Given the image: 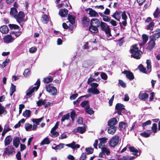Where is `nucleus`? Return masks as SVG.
Instances as JSON below:
<instances>
[{"label": "nucleus", "mask_w": 160, "mask_h": 160, "mask_svg": "<svg viewBox=\"0 0 160 160\" xmlns=\"http://www.w3.org/2000/svg\"><path fill=\"white\" fill-rule=\"evenodd\" d=\"M119 139V137L117 135L113 137L109 142L110 146L112 147H115L118 144Z\"/></svg>", "instance_id": "obj_6"}, {"label": "nucleus", "mask_w": 160, "mask_h": 160, "mask_svg": "<svg viewBox=\"0 0 160 160\" xmlns=\"http://www.w3.org/2000/svg\"><path fill=\"white\" fill-rule=\"evenodd\" d=\"M11 129L9 128V125L8 123H7L4 126V131H5L6 132H7L9 131Z\"/></svg>", "instance_id": "obj_61"}, {"label": "nucleus", "mask_w": 160, "mask_h": 160, "mask_svg": "<svg viewBox=\"0 0 160 160\" xmlns=\"http://www.w3.org/2000/svg\"><path fill=\"white\" fill-rule=\"evenodd\" d=\"M53 80V78L50 76L44 78L43 79V82L45 83H48L51 82Z\"/></svg>", "instance_id": "obj_39"}, {"label": "nucleus", "mask_w": 160, "mask_h": 160, "mask_svg": "<svg viewBox=\"0 0 160 160\" xmlns=\"http://www.w3.org/2000/svg\"><path fill=\"white\" fill-rule=\"evenodd\" d=\"M122 73L126 74L127 78L130 80H132L134 78L133 74L130 71L125 70L122 72Z\"/></svg>", "instance_id": "obj_18"}, {"label": "nucleus", "mask_w": 160, "mask_h": 160, "mask_svg": "<svg viewBox=\"0 0 160 160\" xmlns=\"http://www.w3.org/2000/svg\"><path fill=\"white\" fill-rule=\"evenodd\" d=\"M98 27L90 25L89 27L88 30L92 33H97L98 32Z\"/></svg>", "instance_id": "obj_26"}, {"label": "nucleus", "mask_w": 160, "mask_h": 160, "mask_svg": "<svg viewBox=\"0 0 160 160\" xmlns=\"http://www.w3.org/2000/svg\"><path fill=\"white\" fill-rule=\"evenodd\" d=\"M147 68L148 71L149 73L151 71V62L150 60L148 59L147 60Z\"/></svg>", "instance_id": "obj_37"}, {"label": "nucleus", "mask_w": 160, "mask_h": 160, "mask_svg": "<svg viewBox=\"0 0 160 160\" xmlns=\"http://www.w3.org/2000/svg\"><path fill=\"white\" fill-rule=\"evenodd\" d=\"M138 68L139 70L142 72L145 73H147V72L146 69L141 64L138 67Z\"/></svg>", "instance_id": "obj_48"}, {"label": "nucleus", "mask_w": 160, "mask_h": 160, "mask_svg": "<svg viewBox=\"0 0 160 160\" xmlns=\"http://www.w3.org/2000/svg\"><path fill=\"white\" fill-rule=\"evenodd\" d=\"M151 121L150 120H148L145 122L142 123V126L143 127V128L145 129V127L147 125H150L151 124Z\"/></svg>", "instance_id": "obj_58"}, {"label": "nucleus", "mask_w": 160, "mask_h": 160, "mask_svg": "<svg viewBox=\"0 0 160 160\" xmlns=\"http://www.w3.org/2000/svg\"><path fill=\"white\" fill-rule=\"evenodd\" d=\"M122 12L118 10L116 11L112 15V16L117 21H119L121 19Z\"/></svg>", "instance_id": "obj_14"}, {"label": "nucleus", "mask_w": 160, "mask_h": 160, "mask_svg": "<svg viewBox=\"0 0 160 160\" xmlns=\"http://www.w3.org/2000/svg\"><path fill=\"white\" fill-rule=\"evenodd\" d=\"M101 78L104 80H106L107 79V76L105 73L102 72L101 74Z\"/></svg>", "instance_id": "obj_63"}, {"label": "nucleus", "mask_w": 160, "mask_h": 160, "mask_svg": "<svg viewBox=\"0 0 160 160\" xmlns=\"http://www.w3.org/2000/svg\"><path fill=\"white\" fill-rule=\"evenodd\" d=\"M130 151L133 152V154L136 157H137L140 155V153L138 152V150L133 147H130L129 148Z\"/></svg>", "instance_id": "obj_21"}, {"label": "nucleus", "mask_w": 160, "mask_h": 160, "mask_svg": "<svg viewBox=\"0 0 160 160\" xmlns=\"http://www.w3.org/2000/svg\"><path fill=\"white\" fill-rule=\"evenodd\" d=\"M116 127H108V132L109 134H114L116 132Z\"/></svg>", "instance_id": "obj_31"}, {"label": "nucleus", "mask_w": 160, "mask_h": 160, "mask_svg": "<svg viewBox=\"0 0 160 160\" xmlns=\"http://www.w3.org/2000/svg\"><path fill=\"white\" fill-rule=\"evenodd\" d=\"M10 13L11 15L15 18L18 14V11L16 8H12L11 9Z\"/></svg>", "instance_id": "obj_30"}, {"label": "nucleus", "mask_w": 160, "mask_h": 160, "mask_svg": "<svg viewBox=\"0 0 160 160\" xmlns=\"http://www.w3.org/2000/svg\"><path fill=\"white\" fill-rule=\"evenodd\" d=\"M119 84L123 88H125L126 87V84L122 80H119Z\"/></svg>", "instance_id": "obj_54"}, {"label": "nucleus", "mask_w": 160, "mask_h": 160, "mask_svg": "<svg viewBox=\"0 0 160 160\" xmlns=\"http://www.w3.org/2000/svg\"><path fill=\"white\" fill-rule=\"evenodd\" d=\"M86 153H82L80 158V160H85L86 158Z\"/></svg>", "instance_id": "obj_64"}, {"label": "nucleus", "mask_w": 160, "mask_h": 160, "mask_svg": "<svg viewBox=\"0 0 160 160\" xmlns=\"http://www.w3.org/2000/svg\"><path fill=\"white\" fill-rule=\"evenodd\" d=\"M157 129V124L155 123H154L152 124V130L153 132L155 133L156 132Z\"/></svg>", "instance_id": "obj_55"}, {"label": "nucleus", "mask_w": 160, "mask_h": 160, "mask_svg": "<svg viewBox=\"0 0 160 160\" xmlns=\"http://www.w3.org/2000/svg\"><path fill=\"white\" fill-rule=\"evenodd\" d=\"M85 151L88 154H92L93 152V149L92 148H85Z\"/></svg>", "instance_id": "obj_49"}, {"label": "nucleus", "mask_w": 160, "mask_h": 160, "mask_svg": "<svg viewBox=\"0 0 160 160\" xmlns=\"http://www.w3.org/2000/svg\"><path fill=\"white\" fill-rule=\"evenodd\" d=\"M46 102L45 100H43L42 99H40L37 102V104L38 106H40L42 105H44Z\"/></svg>", "instance_id": "obj_45"}, {"label": "nucleus", "mask_w": 160, "mask_h": 160, "mask_svg": "<svg viewBox=\"0 0 160 160\" xmlns=\"http://www.w3.org/2000/svg\"><path fill=\"white\" fill-rule=\"evenodd\" d=\"M124 106L123 104L120 103H117L115 107V109L117 110L118 114L122 115L121 112L122 110L125 109Z\"/></svg>", "instance_id": "obj_10"}, {"label": "nucleus", "mask_w": 160, "mask_h": 160, "mask_svg": "<svg viewBox=\"0 0 160 160\" xmlns=\"http://www.w3.org/2000/svg\"><path fill=\"white\" fill-rule=\"evenodd\" d=\"M130 52L131 53V57L137 59H140L142 53V52L139 50L137 44H134L131 46Z\"/></svg>", "instance_id": "obj_1"}, {"label": "nucleus", "mask_w": 160, "mask_h": 160, "mask_svg": "<svg viewBox=\"0 0 160 160\" xmlns=\"http://www.w3.org/2000/svg\"><path fill=\"white\" fill-rule=\"evenodd\" d=\"M69 118L70 114L69 113H67V114H65L62 116L61 119V122L62 123L65 120H67L69 119Z\"/></svg>", "instance_id": "obj_34"}, {"label": "nucleus", "mask_w": 160, "mask_h": 160, "mask_svg": "<svg viewBox=\"0 0 160 160\" xmlns=\"http://www.w3.org/2000/svg\"><path fill=\"white\" fill-rule=\"evenodd\" d=\"M7 113V112L5 110L4 107L0 103V115L2 114H6Z\"/></svg>", "instance_id": "obj_43"}, {"label": "nucleus", "mask_w": 160, "mask_h": 160, "mask_svg": "<svg viewBox=\"0 0 160 160\" xmlns=\"http://www.w3.org/2000/svg\"><path fill=\"white\" fill-rule=\"evenodd\" d=\"M50 143V141L48 138H45L41 142V145H43L44 144H48Z\"/></svg>", "instance_id": "obj_40"}, {"label": "nucleus", "mask_w": 160, "mask_h": 160, "mask_svg": "<svg viewBox=\"0 0 160 160\" xmlns=\"http://www.w3.org/2000/svg\"><path fill=\"white\" fill-rule=\"evenodd\" d=\"M15 153V150L14 147L12 146H9L5 149L3 155H9L14 154Z\"/></svg>", "instance_id": "obj_7"}, {"label": "nucleus", "mask_w": 160, "mask_h": 160, "mask_svg": "<svg viewBox=\"0 0 160 160\" xmlns=\"http://www.w3.org/2000/svg\"><path fill=\"white\" fill-rule=\"evenodd\" d=\"M13 142V145L16 148H18L20 143V140L18 137H15L14 138Z\"/></svg>", "instance_id": "obj_25"}, {"label": "nucleus", "mask_w": 160, "mask_h": 160, "mask_svg": "<svg viewBox=\"0 0 160 160\" xmlns=\"http://www.w3.org/2000/svg\"><path fill=\"white\" fill-rule=\"evenodd\" d=\"M100 26V27L101 30L104 31L108 37H109L111 36L110 29L109 26L107 24L102 21H101V24Z\"/></svg>", "instance_id": "obj_4"}, {"label": "nucleus", "mask_w": 160, "mask_h": 160, "mask_svg": "<svg viewBox=\"0 0 160 160\" xmlns=\"http://www.w3.org/2000/svg\"><path fill=\"white\" fill-rule=\"evenodd\" d=\"M37 48L35 47H32L29 49V52L31 53H33L36 51Z\"/></svg>", "instance_id": "obj_62"}, {"label": "nucleus", "mask_w": 160, "mask_h": 160, "mask_svg": "<svg viewBox=\"0 0 160 160\" xmlns=\"http://www.w3.org/2000/svg\"><path fill=\"white\" fill-rule=\"evenodd\" d=\"M49 21L48 16L47 15H44L42 16V22L44 23H47Z\"/></svg>", "instance_id": "obj_46"}, {"label": "nucleus", "mask_w": 160, "mask_h": 160, "mask_svg": "<svg viewBox=\"0 0 160 160\" xmlns=\"http://www.w3.org/2000/svg\"><path fill=\"white\" fill-rule=\"evenodd\" d=\"M86 112L87 113L90 115H92L94 113L93 111L91 108L87 109H85Z\"/></svg>", "instance_id": "obj_60"}, {"label": "nucleus", "mask_w": 160, "mask_h": 160, "mask_svg": "<svg viewBox=\"0 0 160 160\" xmlns=\"http://www.w3.org/2000/svg\"><path fill=\"white\" fill-rule=\"evenodd\" d=\"M16 91V86L13 84H11V86L10 88V96H12L13 93Z\"/></svg>", "instance_id": "obj_41"}, {"label": "nucleus", "mask_w": 160, "mask_h": 160, "mask_svg": "<svg viewBox=\"0 0 160 160\" xmlns=\"http://www.w3.org/2000/svg\"><path fill=\"white\" fill-rule=\"evenodd\" d=\"M8 26H9V28H10V29H18L19 28V27L18 26V25H16V24H9L8 25Z\"/></svg>", "instance_id": "obj_52"}, {"label": "nucleus", "mask_w": 160, "mask_h": 160, "mask_svg": "<svg viewBox=\"0 0 160 160\" xmlns=\"http://www.w3.org/2000/svg\"><path fill=\"white\" fill-rule=\"evenodd\" d=\"M150 41L147 43V46L146 49L148 51H151L154 47L156 43L155 41L152 39H149Z\"/></svg>", "instance_id": "obj_8"}, {"label": "nucleus", "mask_w": 160, "mask_h": 160, "mask_svg": "<svg viewBox=\"0 0 160 160\" xmlns=\"http://www.w3.org/2000/svg\"><path fill=\"white\" fill-rule=\"evenodd\" d=\"M25 127L26 131H27L32 130V125L29 123H26L25 125Z\"/></svg>", "instance_id": "obj_42"}, {"label": "nucleus", "mask_w": 160, "mask_h": 160, "mask_svg": "<svg viewBox=\"0 0 160 160\" xmlns=\"http://www.w3.org/2000/svg\"><path fill=\"white\" fill-rule=\"evenodd\" d=\"M43 119V117H41L40 118H38V119H33L32 120V122L35 123L37 125H39V123Z\"/></svg>", "instance_id": "obj_44"}, {"label": "nucleus", "mask_w": 160, "mask_h": 160, "mask_svg": "<svg viewBox=\"0 0 160 160\" xmlns=\"http://www.w3.org/2000/svg\"><path fill=\"white\" fill-rule=\"evenodd\" d=\"M30 74V70L29 69H26L23 72V74L25 77L28 76Z\"/></svg>", "instance_id": "obj_56"}, {"label": "nucleus", "mask_w": 160, "mask_h": 160, "mask_svg": "<svg viewBox=\"0 0 160 160\" xmlns=\"http://www.w3.org/2000/svg\"><path fill=\"white\" fill-rule=\"evenodd\" d=\"M90 20L88 18L84 16L82 18V25L84 27L88 26L90 23Z\"/></svg>", "instance_id": "obj_16"}, {"label": "nucleus", "mask_w": 160, "mask_h": 160, "mask_svg": "<svg viewBox=\"0 0 160 160\" xmlns=\"http://www.w3.org/2000/svg\"><path fill=\"white\" fill-rule=\"evenodd\" d=\"M31 115V111L29 110H26L25 111H24L23 112L22 114V115L24 117H27L28 118L30 117Z\"/></svg>", "instance_id": "obj_38"}, {"label": "nucleus", "mask_w": 160, "mask_h": 160, "mask_svg": "<svg viewBox=\"0 0 160 160\" xmlns=\"http://www.w3.org/2000/svg\"><path fill=\"white\" fill-rule=\"evenodd\" d=\"M159 14H160V9L157 8L153 14L154 17L157 18Z\"/></svg>", "instance_id": "obj_50"}, {"label": "nucleus", "mask_w": 160, "mask_h": 160, "mask_svg": "<svg viewBox=\"0 0 160 160\" xmlns=\"http://www.w3.org/2000/svg\"><path fill=\"white\" fill-rule=\"evenodd\" d=\"M88 92L89 93H92L93 94L97 95L100 93V92L97 88H89Z\"/></svg>", "instance_id": "obj_27"}, {"label": "nucleus", "mask_w": 160, "mask_h": 160, "mask_svg": "<svg viewBox=\"0 0 160 160\" xmlns=\"http://www.w3.org/2000/svg\"><path fill=\"white\" fill-rule=\"evenodd\" d=\"M118 122L117 119L116 118H113L110 119L108 122V127H115V125Z\"/></svg>", "instance_id": "obj_17"}, {"label": "nucleus", "mask_w": 160, "mask_h": 160, "mask_svg": "<svg viewBox=\"0 0 160 160\" xmlns=\"http://www.w3.org/2000/svg\"><path fill=\"white\" fill-rule=\"evenodd\" d=\"M142 38L143 42L142 43L140 44V45L141 46H143L147 42L148 39V37L145 34H143L142 35Z\"/></svg>", "instance_id": "obj_32"}, {"label": "nucleus", "mask_w": 160, "mask_h": 160, "mask_svg": "<svg viewBox=\"0 0 160 160\" xmlns=\"http://www.w3.org/2000/svg\"><path fill=\"white\" fill-rule=\"evenodd\" d=\"M68 10L66 9H61L59 12V15L62 17H66L68 14Z\"/></svg>", "instance_id": "obj_20"}, {"label": "nucleus", "mask_w": 160, "mask_h": 160, "mask_svg": "<svg viewBox=\"0 0 160 160\" xmlns=\"http://www.w3.org/2000/svg\"><path fill=\"white\" fill-rule=\"evenodd\" d=\"M50 132L51 134L49 135L52 138H55L59 135V133L57 131H52V132L51 130Z\"/></svg>", "instance_id": "obj_53"}, {"label": "nucleus", "mask_w": 160, "mask_h": 160, "mask_svg": "<svg viewBox=\"0 0 160 160\" xmlns=\"http://www.w3.org/2000/svg\"><path fill=\"white\" fill-rule=\"evenodd\" d=\"M52 84H50L46 86V90L51 95L54 96L57 93V89L55 87L51 86Z\"/></svg>", "instance_id": "obj_5"}, {"label": "nucleus", "mask_w": 160, "mask_h": 160, "mask_svg": "<svg viewBox=\"0 0 160 160\" xmlns=\"http://www.w3.org/2000/svg\"><path fill=\"white\" fill-rule=\"evenodd\" d=\"M138 97L140 99L145 101L148 98V95L146 92H141L139 94Z\"/></svg>", "instance_id": "obj_15"}, {"label": "nucleus", "mask_w": 160, "mask_h": 160, "mask_svg": "<svg viewBox=\"0 0 160 160\" xmlns=\"http://www.w3.org/2000/svg\"><path fill=\"white\" fill-rule=\"evenodd\" d=\"M99 148L101 149V151L102 152L104 153L105 154H106L108 156L110 154V152L109 149L107 148L106 146L102 147V148Z\"/></svg>", "instance_id": "obj_28"}, {"label": "nucleus", "mask_w": 160, "mask_h": 160, "mask_svg": "<svg viewBox=\"0 0 160 160\" xmlns=\"http://www.w3.org/2000/svg\"><path fill=\"white\" fill-rule=\"evenodd\" d=\"M40 84V80L38 79L37 82L34 84V85L37 86L32 87H30L26 92V95L24 97V98L27 99L31 97L32 96V93L35 91H37L38 90Z\"/></svg>", "instance_id": "obj_2"}, {"label": "nucleus", "mask_w": 160, "mask_h": 160, "mask_svg": "<svg viewBox=\"0 0 160 160\" xmlns=\"http://www.w3.org/2000/svg\"><path fill=\"white\" fill-rule=\"evenodd\" d=\"M156 32L157 33L150 36L149 39H152L155 41L157 39L160 37V29H157Z\"/></svg>", "instance_id": "obj_9"}, {"label": "nucleus", "mask_w": 160, "mask_h": 160, "mask_svg": "<svg viewBox=\"0 0 160 160\" xmlns=\"http://www.w3.org/2000/svg\"><path fill=\"white\" fill-rule=\"evenodd\" d=\"M25 17V15L24 12L20 11L14 18L22 27L23 26V22L26 21L24 19Z\"/></svg>", "instance_id": "obj_3"}, {"label": "nucleus", "mask_w": 160, "mask_h": 160, "mask_svg": "<svg viewBox=\"0 0 160 160\" xmlns=\"http://www.w3.org/2000/svg\"><path fill=\"white\" fill-rule=\"evenodd\" d=\"M14 40V39L12 37L11 34L7 35L3 38L4 42L7 43L12 42Z\"/></svg>", "instance_id": "obj_13"}, {"label": "nucleus", "mask_w": 160, "mask_h": 160, "mask_svg": "<svg viewBox=\"0 0 160 160\" xmlns=\"http://www.w3.org/2000/svg\"><path fill=\"white\" fill-rule=\"evenodd\" d=\"M103 20L106 22H109L110 21L111 19L108 16H103L102 17Z\"/></svg>", "instance_id": "obj_57"}, {"label": "nucleus", "mask_w": 160, "mask_h": 160, "mask_svg": "<svg viewBox=\"0 0 160 160\" xmlns=\"http://www.w3.org/2000/svg\"><path fill=\"white\" fill-rule=\"evenodd\" d=\"M9 29L6 25H3L0 27V31L2 33L6 34L9 31Z\"/></svg>", "instance_id": "obj_24"}, {"label": "nucleus", "mask_w": 160, "mask_h": 160, "mask_svg": "<svg viewBox=\"0 0 160 160\" xmlns=\"http://www.w3.org/2000/svg\"><path fill=\"white\" fill-rule=\"evenodd\" d=\"M127 126V123L123 122H121L119 123V127L121 130L124 129Z\"/></svg>", "instance_id": "obj_47"}, {"label": "nucleus", "mask_w": 160, "mask_h": 160, "mask_svg": "<svg viewBox=\"0 0 160 160\" xmlns=\"http://www.w3.org/2000/svg\"><path fill=\"white\" fill-rule=\"evenodd\" d=\"M140 135L141 136L144 137V138H148L150 136V133H146V132H144L143 133H141L140 134Z\"/></svg>", "instance_id": "obj_59"}, {"label": "nucleus", "mask_w": 160, "mask_h": 160, "mask_svg": "<svg viewBox=\"0 0 160 160\" xmlns=\"http://www.w3.org/2000/svg\"><path fill=\"white\" fill-rule=\"evenodd\" d=\"M87 13L91 17H99L98 13L91 8H89L86 10Z\"/></svg>", "instance_id": "obj_11"}, {"label": "nucleus", "mask_w": 160, "mask_h": 160, "mask_svg": "<svg viewBox=\"0 0 160 160\" xmlns=\"http://www.w3.org/2000/svg\"><path fill=\"white\" fill-rule=\"evenodd\" d=\"M86 131V128L84 127H79L77 128L74 129L73 130V132L75 133L77 132L80 133H83Z\"/></svg>", "instance_id": "obj_22"}, {"label": "nucleus", "mask_w": 160, "mask_h": 160, "mask_svg": "<svg viewBox=\"0 0 160 160\" xmlns=\"http://www.w3.org/2000/svg\"><path fill=\"white\" fill-rule=\"evenodd\" d=\"M76 115V113L74 111H72L70 113V117L72 119V122H73L74 120L75 117Z\"/></svg>", "instance_id": "obj_51"}, {"label": "nucleus", "mask_w": 160, "mask_h": 160, "mask_svg": "<svg viewBox=\"0 0 160 160\" xmlns=\"http://www.w3.org/2000/svg\"><path fill=\"white\" fill-rule=\"evenodd\" d=\"M81 106L85 109H89L90 106L89 104V101L88 100H85L81 102Z\"/></svg>", "instance_id": "obj_23"}, {"label": "nucleus", "mask_w": 160, "mask_h": 160, "mask_svg": "<svg viewBox=\"0 0 160 160\" xmlns=\"http://www.w3.org/2000/svg\"><path fill=\"white\" fill-rule=\"evenodd\" d=\"M155 23L153 22H151L147 26L146 29L147 30H152L155 25Z\"/></svg>", "instance_id": "obj_36"}, {"label": "nucleus", "mask_w": 160, "mask_h": 160, "mask_svg": "<svg viewBox=\"0 0 160 160\" xmlns=\"http://www.w3.org/2000/svg\"><path fill=\"white\" fill-rule=\"evenodd\" d=\"M100 143L98 144V148H102V147L105 146L104 144L107 142V139L105 137L100 138H99Z\"/></svg>", "instance_id": "obj_19"}, {"label": "nucleus", "mask_w": 160, "mask_h": 160, "mask_svg": "<svg viewBox=\"0 0 160 160\" xmlns=\"http://www.w3.org/2000/svg\"><path fill=\"white\" fill-rule=\"evenodd\" d=\"M91 65V63H90L89 61H84L83 62V63L82 64V67L85 68H88Z\"/></svg>", "instance_id": "obj_35"}, {"label": "nucleus", "mask_w": 160, "mask_h": 160, "mask_svg": "<svg viewBox=\"0 0 160 160\" xmlns=\"http://www.w3.org/2000/svg\"><path fill=\"white\" fill-rule=\"evenodd\" d=\"M101 22L97 18L92 19L90 22V24L97 27H99L100 25Z\"/></svg>", "instance_id": "obj_12"}, {"label": "nucleus", "mask_w": 160, "mask_h": 160, "mask_svg": "<svg viewBox=\"0 0 160 160\" xmlns=\"http://www.w3.org/2000/svg\"><path fill=\"white\" fill-rule=\"evenodd\" d=\"M12 140L11 136L10 135L7 136L4 140L5 146H7L10 143Z\"/></svg>", "instance_id": "obj_29"}, {"label": "nucleus", "mask_w": 160, "mask_h": 160, "mask_svg": "<svg viewBox=\"0 0 160 160\" xmlns=\"http://www.w3.org/2000/svg\"><path fill=\"white\" fill-rule=\"evenodd\" d=\"M75 18L72 15L69 14L68 16V19L71 23L73 24L75 22Z\"/></svg>", "instance_id": "obj_33"}]
</instances>
